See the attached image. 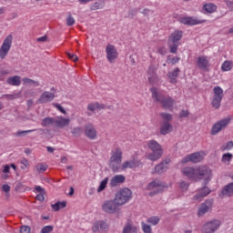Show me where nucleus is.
Here are the masks:
<instances>
[{"instance_id":"1","label":"nucleus","mask_w":233,"mask_h":233,"mask_svg":"<svg viewBox=\"0 0 233 233\" xmlns=\"http://www.w3.org/2000/svg\"><path fill=\"white\" fill-rule=\"evenodd\" d=\"M150 92L153 99H155L156 103H160L164 110H172V108H174V105H176V100L174 98L159 95L157 87H151Z\"/></svg>"},{"instance_id":"2","label":"nucleus","mask_w":233,"mask_h":233,"mask_svg":"<svg viewBox=\"0 0 233 233\" xmlns=\"http://www.w3.org/2000/svg\"><path fill=\"white\" fill-rule=\"evenodd\" d=\"M147 147L152 153L147 154V159L150 161H157L163 156V147L156 140L147 141Z\"/></svg>"},{"instance_id":"3","label":"nucleus","mask_w":233,"mask_h":233,"mask_svg":"<svg viewBox=\"0 0 233 233\" xmlns=\"http://www.w3.org/2000/svg\"><path fill=\"white\" fill-rule=\"evenodd\" d=\"M121 161H123V151L119 148H116L111 153L109 159V167L113 172H119L121 168Z\"/></svg>"},{"instance_id":"4","label":"nucleus","mask_w":233,"mask_h":233,"mask_svg":"<svg viewBox=\"0 0 233 233\" xmlns=\"http://www.w3.org/2000/svg\"><path fill=\"white\" fill-rule=\"evenodd\" d=\"M181 37H183V32L178 30H176L169 35L167 45L171 54L177 53V48L179 47V41H181Z\"/></svg>"},{"instance_id":"5","label":"nucleus","mask_w":233,"mask_h":233,"mask_svg":"<svg viewBox=\"0 0 233 233\" xmlns=\"http://www.w3.org/2000/svg\"><path fill=\"white\" fill-rule=\"evenodd\" d=\"M132 198V190L127 187H124L120 189L115 196L114 200L116 201V205L119 207H123L126 203H128Z\"/></svg>"},{"instance_id":"6","label":"nucleus","mask_w":233,"mask_h":233,"mask_svg":"<svg viewBox=\"0 0 233 233\" xmlns=\"http://www.w3.org/2000/svg\"><path fill=\"white\" fill-rule=\"evenodd\" d=\"M101 208L106 214H121V208H119V204L114 199L105 200Z\"/></svg>"},{"instance_id":"7","label":"nucleus","mask_w":233,"mask_h":233,"mask_svg":"<svg viewBox=\"0 0 233 233\" xmlns=\"http://www.w3.org/2000/svg\"><path fill=\"white\" fill-rule=\"evenodd\" d=\"M232 121V116H227L226 118H223L221 120H218L217 123H215L211 128V136H216L217 134H219L221 130H225L228 125H230V122Z\"/></svg>"},{"instance_id":"8","label":"nucleus","mask_w":233,"mask_h":233,"mask_svg":"<svg viewBox=\"0 0 233 233\" xmlns=\"http://www.w3.org/2000/svg\"><path fill=\"white\" fill-rule=\"evenodd\" d=\"M13 41H14V35H8L5 38L0 47V59H5L6 56H8V53L10 52V48H12Z\"/></svg>"},{"instance_id":"9","label":"nucleus","mask_w":233,"mask_h":233,"mask_svg":"<svg viewBox=\"0 0 233 233\" xmlns=\"http://www.w3.org/2000/svg\"><path fill=\"white\" fill-rule=\"evenodd\" d=\"M223 100V88L220 86H215L213 88V96L211 105L213 108H219L221 106V101Z\"/></svg>"},{"instance_id":"10","label":"nucleus","mask_w":233,"mask_h":233,"mask_svg":"<svg viewBox=\"0 0 233 233\" xmlns=\"http://www.w3.org/2000/svg\"><path fill=\"white\" fill-rule=\"evenodd\" d=\"M210 177H212V170H210L207 166H201L197 168V181L198 179L210 181Z\"/></svg>"},{"instance_id":"11","label":"nucleus","mask_w":233,"mask_h":233,"mask_svg":"<svg viewBox=\"0 0 233 233\" xmlns=\"http://www.w3.org/2000/svg\"><path fill=\"white\" fill-rule=\"evenodd\" d=\"M212 207H214V199L209 198L205 202L201 203L198 209V216L201 218V216H205V214L210 212L212 210Z\"/></svg>"},{"instance_id":"12","label":"nucleus","mask_w":233,"mask_h":233,"mask_svg":"<svg viewBox=\"0 0 233 233\" xmlns=\"http://www.w3.org/2000/svg\"><path fill=\"white\" fill-rule=\"evenodd\" d=\"M205 156H207V154H205L204 151L196 152L185 157L182 159V163H188L189 161H191V163H199L203 161V159L205 158Z\"/></svg>"},{"instance_id":"13","label":"nucleus","mask_w":233,"mask_h":233,"mask_svg":"<svg viewBox=\"0 0 233 233\" xmlns=\"http://www.w3.org/2000/svg\"><path fill=\"white\" fill-rule=\"evenodd\" d=\"M221 227V222L218 219H214L207 222L202 228V233H215Z\"/></svg>"},{"instance_id":"14","label":"nucleus","mask_w":233,"mask_h":233,"mask_svg":"<svg viewBox=\"0 0 233 233\" xmlns=\"http://www.w3.org/2000/svg\"><path fill=\"white\" fill-rule=\"evenodd\" d=\"M178 21L182 25H201L203 23H207V20L200 19L194 16L181 17Z\"/></svg>"},{"instance_id":"15","label":"nucleus","mask_w":233,"mask_h":233,"mask_svg":"<svg viewBox=\"0 0 233 233\" xmlns=\"http://www.w3.org/2000/svg\"><path fill=\"white\" fill-rule=\"evenodd\" d=\"M208 194H210V188H208V187H204L196 191L193 199L194 201H198L199 203V201H203V199H205V198H207Z\"/></svg>"},{"instance_id":"16","label":"nucleus","mask_w":233,"mask_h":233,"mask_svg":"<svg viewBox=\"0 0 233 233\" xmlns=\"http://www.w3.org/2000/svg\"><path fill=\"white\" fill-rule=\"evenodd\" d=\"M197 66L204 72H208L210 68V61L208 56H199L197 60Z\"/></svg>"},{"instance_id":"17","label":"nucleus","mask_w":233,"mask_h":233,"mask_svg":"<svg viewBox=\"0 0 233 233\" xmlns=\"http://www.w3.org/2000/svg\"><path fill=\"white\" fill-rule=\"evenodd\" d=\"M86 137L88 139H96L97 138V129L92 124H87L84 129Z\"/></svg>"},{"instance_id":"18","label":"nucleus","mask_w":233,"mask_h":233,"mask_svg":"<svg viewBox=\"0 0 233 233\" xmlns=\"http://www.w3.org/2000/svg\"><path fill=\"white\" fill-rule=\"evenodd\" d=\"M106 58L110 63H114L115 59H117V49L112 45H107L106 48Z\"/></svg>"},{"instance_id":"19","label":"nucleus","mask_w":233,"mask_h":233,"mask_svg":"<svg viewBox=\"0 0 233 233\" xmlns=\"http://www.w3.org/2000/svg\"><path fill=\"white\" fill-rule=\"evenodd\" d=\"M169 160H164L160 164L157 165L152 170V174H163L168 170Z\"/></svg>"},{"instance_id":"20","label":"nucleus","mask_w":233,"mask_h":233,"mask_svg":"<svg viewBox=\"0 0 233 233\" xmlns=\"http://www.w3.org/2000/svg\"><path fill=\"white\" fill-rule=\"evenodd\" d=\"M70 125V118H66L65 116H56L55 117V127L57 128H65Z\"/></svg>"},{"instance_id":"21","label":"nucleus","mask_w":233,"mask_h":233,"mask_svg":"<svg viewBox=\"0 0 233 233\" xmlns=\"http://www.w3.org/2000/svg\"><path fill=\"white\" fill-rule=\"evenodd\" d=\"M147 190H154V192L149 193V196H155V194H157L161 192V190H163V186L159 181H153L150 184H148Z\"/></svg>"},{"instance_id":"22","label":"nucleus","mask_w":233,"mask_h":233,"mask_svg":"<svg viewBox=\"0 0 233 233\" xmlns=\"http://www.w3.org/2000/svg\"><path fill=\"white\" fill-rule=\"evenodd\" d=\"M56 97V95L54 93H51L49 91H45L41 96L38 98V103L46 104L50 103L54 101V98Z\"/></svg>"},{"instance_id":"23","label":"nucleus","mask_w":233,"mask_h":233,"mask_svg":"<svg viewBox=\"0 0 233 233\" xmlns=\"http://www.w3.org/2000/svg\"><path fill=\"white\" fill-rule=\"evenodd\" d=\"M147 79L150 85H157L159 83V77L156 74V69L154 67H149L147 71Z\"/></svg>"},{"instance_id":"24","label":"nucleus","mask_w":233,"mask_h":233,"mask_svg":"<svg viewBox=\"0 0 233 233\" xmlns=\"http://www.w3.org/2000/svg\"><path fill=\"white\" fill-rule=\"evenodd\" d=\"M182 174H184V176H186V177H188L189 179H194L195 181H198L197 168L184 167L182 169Z\"/></svg>"},{"instance_id":"25","label":"nucleus","mask_w":233,"mask_h":233,"mask_svg":"<svg viewBox=\"0 0 233 233\" xmlns=\"http://www.w3.org/2000/svg\"><path fill=\"white\" fill-rule=\"evenodd\" d=\"M174 130V127L170 124V122L162 121L160 123V134L162 136H167V134H170Z\"/></svg>"},{"instance_id":"26","label":"nucleus","mask_w":233,"mask_h":233,"mask_svg":"<svg viewBox=\"0 0 233 233\" xmlns=\"http://www.w3.org/2000/svg\"><path fill=\"white\" fill-rule=\"evenodd\" d=\"M139 167V161L137 160H127L120 166V170H127V168H136Z\"/></svg>"},{"instance_id":"27","label":"nucleus","mask_w":233,"mask_h":233,"mask_svg":"<svg viewBox=\"0 0 233 233\" xmlns=\"http://www.w3.org/2000/svg\"><path fill=\"white\" fill-rule=\"evenodd\" d=\"M125 176L123 175H116L113 177L109 182L110 187H117L118 185H121L125 181Z\"/></svg>"},{"instance_id":"28","label":"nucleus","mask_w":233,"mask_h":233,"mask_svg":"<svg viewBox=\"0 0 233 233\" xmlns=\"http://www.w3.org/2000/svg\"><path fill=\"white\" fill-rule=\"evenodd\" d=\"M122 233H137V227L132 221H127L123 228Z\"/></svg>"},{"instance_id":"29","label":"nucleus","mask_w":233,"mask_h":233,"mask_svg":"<svg viewBox=\"0 0 233 233\" xmlns=\"http://www.w3.org/2000/svg\"><path fill=\"white\" fill-rule=\"evenodd\" d=\"M6 83L11 86H20L21 76H10L9 78H7Z\"/></svg>"},{"instance_id":"30","label":"nucleus","mask_w":233,"mask_h":233,"mask_svg":"<svg viewBox=\"0 0 233 233\" xmlns=\"http://www.w3.org/2000/svg\"><path fill=\"white\" fill-rule=\"evenodd\" d=\"M106 108V106L104 104H99V103H92L87 106V110L89 112H96V110H105Z\"/></svg>"},{"instance_id":"31","label":"nucleus","mask_w":233,"mask_h":233,"mask_svg":"<svg viewBox=\"0 0 233 233\" xmlns=\"http://www.w3.org/2000/svg\"><path fill=\"white\" fill-rule=\"evenodd\" d=\"M222 196H226L227 198H230L233 196V182L228 184L224 187L221 192Z\"/></svg>"},{"instance_id":"32","label":"nucleus","mask_w":233,"mask_h":233,"mask_svg":"<svg viewBox=\"0 0 233 233\" xmlns=\"http://www.w3.org/2000/svg\"><path fill=\"white\" fill-rule=\"evenodd\" d=\"M179 68L177 67L174 69L173 72H169L168 73V78L170 79V83H172L173 85H176V83H177V76H179Z\"/></svg>"},{"instance_id":"33","label":"nucleus","mask_w":233,"mask_h":233,"mask_svg":"<svg viewBox=\"0 0 233 233\" xmlns=\"http://www.w3.org/2000/svg\"><path fill=\"white\" fill-rule=\"evenodd\" d=\"M203 8L208 14H214L218 10V5L214 3H208L203 5Z\"/></svg>"},{"instance_id":"34","label":"nucleus","mask_w":233,"mask_h":233,"mask_svg":"<svg viewBox=\"0 0 233 233\" xmlns=\"http://www.w3.org/2000/svg\"><path fill=\"white\" fill-rule=\"evenodd\" d=\"M22 81L25 86H39L40 85L39 82L28 77L23 78Z\"/></svg>"},{"instance_id":"35","label":"nucleus","mask_w":233,"mask_h":233,"mask_svg":"<svg viewBox=\"0 0 233 233\" xmlns=\"http://www.w3.org/2000/svg\"><path fill=\"white\" fill-rule=\"evenodd\" d=\"M159 221H161V218L157 216H153L147 219V223H149V225H153V227L159 225Z\"/></svg>"},{"instance_id":"36","label":"nucleus","mask_w":233,"mask_h":233,"mask_svg":"<svg viewBox=\"0 0 233 233\" xmlns=\"http://www.w3.org/2000/svg\"><path fill=\"white\" fill-rule=\"evenodd\" d=\"M53 210H55V212H58V210H61V208H65L66 207V202L62 201V202H56L53 205H51Z\"/></svg>"},{"instance_id":"37","label":"nucleus","mask_w":233,"mask_h":233,"mask_svg":"<svg viewBox=\"0 0 233 233\" xmlns=\"http://www.w3.org/2000/svg\"><path fill=\"white\" fill-rule=\"evenodd\" d=\"M55 127V117H46L42 120V127Z\"/></svg>"},{"instance_id":"38","label":"nucleus","mask_w":233,"mask_h":233,"mask_svg":"<svg viewBox=\"0 0 233 233\" xmlns=\"http://www.w3.org/2000/svg\"><path fill=\"white\" fill-rule=\"evenodd\" d=\"M19 97H21V93H15L13 95L7 94L3 96V98L6 99V101H14V99H19Z\"/></svg>"},{"instance_id":"39","label":"nucleus","mask_w":233,"mask_h":233,"mask_svg":"<svg viewBox=\"0 0 233 233\" xmlns=\"http://www.w3.org/2000/svg\"><path fill=\"white\" fill-rule=\"evenodd\" d=\"M232 66H233L232 62L225 61L221 66V70L222 72H228L232 70Z\"/></svg>"},{"instance_id":"40","label":"nucleus","mask_w":233,"mask_h":233,"mask_svg":"<svg viewBox=\"0 0 233 233\" xmlns=\"http://www.w3.org/2000/svg\"><path fill=\"white\" fill-rule=\"evenodd\" d=\"M35 169L38 174H43V172H46V170H48V166L43 163H39L35 166Z\"/></svg>"},{"instance_id":"41","label":"nucleus","mask_w":233,"mask_h":233,"mask_svg":"<svg viewBox=\"0 0 233 233\" xmlns=\"http://www.w3.org/2000/svg\"><path fill=\"white\" fill-rule=\"evenodd\" d=\"M222 163H226L227 165L230 164V161H232V154L226 153L222 156L221 158Z\"/></svg>"},{"instance_id":"42","label":"nucleus","mask_w":233,"mask_h":233,"mask_svg":"<svg viewBox=\"0 0 233 233\" xmlns=\"http://www.w3.org/2000/svg\"><path fill=\"white\" fill-rule=\"evenodd\" d=\"M106 185H108V177L104 178L97 188V192H103L105 188H106Z\"/></svg>"},{"instance_id":"43","label":"nucleus","mask_w":233,"mask_h":233,"mask_svg":"<svg viewBox=\"0 0 233 233\" xmlns=\"http://www.w3.org/2000/svg\"><path fill=\"white\" fill-rule=\"evenodd\" d=\"M160 116L163 119V121H166V123H170L173 119L172 114L168 113H160Z\"/></svg>"},{"instance_id":"44","label":"nucleus","mask_w":233,"mask_h":233,"mask_svg":"<svg viewBox=\"0 0 233 233\" xmlns=\"http://www.w3.org/2000/svg\"><path fill=\"white\" fill-rule=\"evenodd\" d=\"M233 148V141H229L224 145H222V147H220V150L222 152H225L226 150H232Z\"/></svg>"},{"instance_id":"45","label":"nucleus","mask_w":233,"mask_h":233,"mask_svg":"<svg viewBox=\"0 0 233 233\" xmlns=\"http://www.w3.org/2000/svg\"><path fill=\"white\" fill-rule=\"evenodd\" d=\"M141 227L144 233H152V227L150 225L141 222Z\"/></svg>"},{"instance_id":"46","label":"nucleus","mask_w":233,"mask_h":233,"mask_svg":"<svg viewBox=\"0 0 233 233\" xmlns=\"http://www.w3.org/2000/svg\"><path fill=\"white\" fill-rule=\"evenodd\" d=\"M35 130L37 129H30V130H24V131H17L15 136H16V137H21L23 136H25V134H30L32 132H35Z\"/></svg>"},{"instance_id":"47","label":"nucleus","mask_w":233,"mask_h":233,"mask_svg":"<svg viewBox=\"0 0 233 233\" xmlns=\"http://www.w3.org/2000/svg\"><path fill=\"white\" fill-rule=\"evenodd\" d=\"M66 25L68 26H74V25H76V19H74V16H72V15H67Z\"/></svg>"},{"instance_id":"48","label":"nucleus","mask_w":233,"mask_h":233,"mask_svg":"<svg viewBox=\"0 0 233 233\" xmlns=\"http://www.w3.org/2000/svg\"><path fill=\"white\" fill-rule=\"evenodd\" d=\"M72 134L76 137H79V136H81L83 134V129L81 127H75L72 130Z\"/></svg>"},{"instance_id":"49","label":"nucleus","mask_w":233,"mask_h":233,"mask_svg":"<svg viewBox=\"0 0 233 233\" xmlns=\"http://www.w3.org/2000/svg\"><path fill=\"white\" fill-rule=\"evenodd\" d=\"M54 231V226H45L41 229V233H50Z\"/></svg>"},{"instance_id":"50","label":"nucleus","mask_w":233,"mask_h":233,"mask_svg":"<svg viewBox=\"0 0 233 233\" xmlns=\"http://www.w3.org/2000/svg\"><path fill=\"white\" fill-rule=\"evenodd\" d=\"M224 3L230 12H233V0H224Z\"/></svg>"},{"instance_id":"51","label":"nucleus","mask_w":233,"mask_h":233,"mask_svg":"<svg viewBox=\"0 0 233 233\" xmlns=\"http://www.w3.org/2000/svg\"><path fill=\"white\" fill-rule=\"evenodd\" d=\"M179 187L182 190V192H185V191L188 190V183H187L185 181H181L179 183Z\"/></svg>"},{"instance_id":"52","label":"nucleus","mask_w":233,"mask_h":233,"mask_svg":"<svg viewBox=\"0 0 233 233\" xmlns=\"http://www.w3.org/2000/svg\"><path fill=\"white\" fill-rule=\"evenodd\" d=\"M179 57L167 56V63H170L171 65H176L177 63H179Z\"/></svg>"},{"instance_id":"53","label":"nucleus","mask_w":233,"mask_h":233,"mask_svg":"<svg viewBox=\"0 0 233 233\" xmlns=\"http://www.w3.org/2000/svg\"><path fill=\"white\" fill-rule=\"evenodd\" d=\"M99 225L100 228H102V230H106V228H108V224L105 221H97V224Z\"/></svg>"},{"instance_id":"54","label":"nucleus","mask_w":233,"mask_h":233,"mask_svg":"<svg viewBox=\"0 0 233 233\" xmlns=\"http://www.w3.org/2000/svg\"><path fill=\"white\" fill-rule=\"evenodd\" d=\"M53 106H55V108H57V110H59V112H61L62 114H66V111L65 110V108H63V106H61V105L59 104H53Z\"/></svg>"},{"instance_id":"55","label":"nucleus","mask_w":233,"mask_h":233,"mask_svg":"<svg viewBox=\"0 0 233 233\" xmlns=\"http://www.w3.org/2000/svg\"><path fill=\"white\" fill-rule=\"evenodd\" d=\"M20 233H30V227H28V226H22L20 228Z\"/></svg>"},{"instance_id":"56","label":"nucleus","mask_w":233,"mask_h":233,"mask_svg":"<svg viewBox=\"0 0 233 233\" xmlns=\"http://www.w3.org/2000/svg\"><path fill=\"white\" fill-rule=\"evenodd\" d=\"M67 57L69 59H71V61H75L76 62V61L78 60L77 56H76V55H74L72 53H67Z\"/></svg>"},{"instance_id":"57","label":"nucleus","mask_w":233,"mask_h":233,"mask_svg":"<svg viewBox=\"0 0 233 233\" xmlns=\"http://www.w3.org/2000/svg\"><path fill=\"white\" fill-rule=\"evenodd\" d=\"M2 190L3 192H5V194H8V192H10V186H8L7 184L3 185Z\"/></svg>"},{"instance_id":"58","label":"nucleus","mask_w":233,"mask_h":233,"mask_svg":"<svg viewBox=\"0 0 233 233\" xmlns=\"http://www.w3.org/2000/svg\"><path fill=\"white\" fill-rule=\"evenodd\" d=\"M47 39H48V37L46 35H44V36L38 37L36 39V41L38 43H46Z\"/></svg>"},{"instance_id":"59","label":"nucleus","mask_w":233,"mask_h":233,"mask_svg":"<svg viewBox=\"0 0 233 233\" xmlns=\"http://www.w3.org/2000/svg\"><path fill=\"white\" fill-rule=\"evenodd\" d=\"M179 117H188V110H182L179 114Z\"/></svg>"},{"instance_id":"60","label":"nucleus","mask_w":233,"mask_h":233,"mask_svg":"<svg viewBox=\"0 0 233 233\" xmlns=\"http://www.w3.org/2000/svg\"><path fill=\"white\" fill-rule=\"evenodd\" d=\"M91 10H99V3L96 2L91 5Z\"/></svg>"},{"instance_id":"61","label":"nucleus","mask_w":233,"mask_h":233,"mask_svg":"<svg viewBox=\"0 0 233 233\" xmlns=\"http://www.w3.org/2000/svg\"><path fill=\"white\" fill-rule=\"evenodd\" d=\"M21 164L24 165V167L26 168L30 164L28 163V160L26 158H23L21 160Z\"/></svg>"},{"instance_id":"62","label":"nucleus","mask_w":233,"mask_h":233,"mask_svg":"<svg viewBox=\"0 0 233 233\" xmlns=\"http://www.w3.org/2000/svg\"><path fill=\"white\" fill-rule=\"evenodd\" d=\"M8 172H10V166L5 165V166L4 167L3 173H4V174H8Z\"/></svg>"},{"instance_id":"63","label":"nucleus","mask_w":233,"mask_h":233,"mask_svg":"<svg viewBox=\"0 0 233 233\" xmlns=\"http://www.w3.org/2000/svg\"><path fill=\"white\" fill-rule=\"evenodd\" d=\"M36 199H37L38 201H45V196H43V194H38V195L36 196Z\"/></svg>"},{"instance_id":"64","label":"nucleus","mask_w":233,"mask_h":233,"mask_svg":"<svg viewBox=\"0 0 233 233\" xmlns=\"http://www.w3.org/2000/svg\"><path fill=\"white\" fill-rule=\"evenodd\" d=\"M99 225H97V222H96L93 226V231L94 232H97V230H99Z\"/></svg>"}]
</instances>
